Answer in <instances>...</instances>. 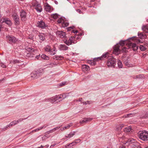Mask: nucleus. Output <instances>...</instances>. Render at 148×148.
Here are the masks:
<instances>
[{"instance_id":"obj_1","label":"nucleus","mask_w":148,"mask_h":148,"mask_svg":"<svg viewBox=\"0 0 148 148\" xmlns=\"http://www.w3.org/2000/svg\"><path fill=\"white\" fill-rule=\"evenodd\" d=\"M139 138L143 141L148 140V132L145 131H140L138 133Z\"/></svg>"},{"instance_id":"obj_2","label":"nucleus","mask_w":148,"mask_h":148,"mask_svg":"<svg viewBox=\"0 0 148 148\" xmlns=\"http://www.w3.org/2000/svg\"><path fill=\"white\" fill-rule=\"evenodd\" d=\"M106 64L108 67H114L116 64L115 59L112 57H109L107 60Z\"/></svg>"},{"instance_id":"obj_3","label":"nucleus","mask_w":148,"mask_h":148,"mask_svg":"<svg viewBox=\"0 0 148 148\" xmlns=\"http://www.w3.org/2000/svg\"><path fill=\"white\" fill-rule=\"evenodd\" d=\"M69 96V94H61L59 96H56V97H59L60 98L56 99L57 102H60L64 99L68 97Z\"/></svg>"},{"instance_id":"obj_4","label":"nucleus","mask_w":148,"mask_h":148,"mask_svg":"<svg viewBox=\"0 0 148 148\" xmlns=\"http://www.w3.org/2000/svg\"><path fill=\"white\" fill-rule=\"evenodd\" d=\"M13 20L14 21V24L16 25H18L20 23L19 17L16 14L14 13L12 15Z\"/></svg>"},{"instance_id":"obj_5","label":"nucleus","mask_w":148,"mask_h":148,"mask_svg":"<svg viewBox=\"0 0 148 148\" xmlns=\"http://www.w3.org/2000/svg\"><path fill=\"white\" fill-rule=\"evenodd\" d=\"M42 73L39 71H34L31 74V77L34 79H36L41 75Z\"/></svg>"},{"instance_id":"obj_6","label":"nucleus","mask_w":148,"mask_h":148,"mask_svg":"<svg viewBox=\"0 0 148 148\" xmlns=\"http://www.w3.org/2000/svg\"><path fill=\"white\" fill-rule=\"evenodd\" d=\"M120 47V46L119 45L117 44L115 45L114 47L113 53L116 55L120 53L121 51L119 49Z\"/></svg>"},{"instance_id":"obj_7","label":"nucleus","mask_w":148,"mask_h":148,"mask_svg":"<svg viewBox=\"0 0 148 148\" xmlns=\"http://www.w3.org/2000/svg\"><path fill=\"white\" fill-rule=\"evenodd\" d=\"M125 142L124 143L126 145V143H128V145L130 147L131 145H132V144L136 145V144H137V142L132 138L128 139L127 141H125Z\"/></svg>"},{"instance_id":"obj_8","label":"nucleus","mask_w":148,"mask_h":148,"mask_svg":"<svg viewBox=\"0 0 148 148\" xmlns=\"http://www.w3.org/2000/svg\"><path fill=\"white\" fill-rule=\"evenodd\" d=\"M20 16L21 20L22 21H25L26 20V12L23 10L20 12Z\"/></svg>"},{"instance_id":"obj_9","label":"nucleus","mask_w":148,"mask_h":148,"mask_svg":"<svg viewBox=\"0 0 148 148\" xmlns=\"http://www.w3.org/2000/svg\"><path fill=\"white\" fill-rule=\"evenodd\" d=\"M37 26L42 29H44L47 27L45 22L42 21H38L37 23Z\"/></svg>"},{"instance_id":"obj_10","label":"nucleus","mask_w":148,"mask_h":148,"mask_svg":"<svg viewBox=\"0 0 148 148\" xmlns=\"http://www.w3.org/2000/svg\"><path fill=\"white\" fill-rule=\"evenodd\" d=\"M7 40L10 42L15 43L17 41V40L14 37L8 35L6 36Z\"/></svg>"},{"instance_id":"obj_11","label":"nucleus","mask_w":148,"mask_h":148,"mask_svg":"<svg viewBox=\"0 0 148 148\" xmlns=\"http://www.w3.org/2000/svg\"><path fill=\"white\" fill-rule=\"evenodd\" d=\"M128 47L130 48H132V50L134 51H136L138 49V46L136 45V44L135 43L130 42L128 44Z\"/></svg>"},{"instance_id":"obj_12","label":"nucleus","mask_w":148,"mask_h":148,"mask_svg":"<svg viewBox=\"0 0 148 148\" xmlns=\"http://www.w3.org/2000/svg\"><path fill=\"white\" fill-rule=\"evenodd\" d=\"M60 98L59 97H56V96L50 98H48L46 99L45 101H50L52 103H57L56 99Z\"/></svg>"},{"instance_id":"obj_13","label":"nucleus","mask_w":148,"mask_h":148,"mask_svg":"<svg viewBox=\"0 0 148 148\" xmlns=\"http://www.w3.org/2000/svg\"><path fill=\"white\" fill-rule=\"evenodd\" d=\"M56 34L57 36L61 38H64L66 35L65 33L61 31H57Z\"/></svg>"},{"instance_id":"obj_14","label":"nucleus","mask_w":148,"mask_h":148,"mask_svg":"<svg viewBox=\"0 0 148 148\" xmlns=\"http://www.w3.org/2000/svg\"><path fill=\"white\" fill-rule=\"evenodd\" d=\"M5 23L9 26H11L12 24L11 20L8 18H3L2 23Z\"/></svg>"},{"instance_id":"obj_15","label":"nucleus","mask_w":148,"mask_h":148,"mask_svg":"<svg viewBox=\"0 0 148 148\" xmlns=\"http://www.w3.org/2000/svg\"><path fill=\"white\" fill-rule=\"evenodd\" d=\"M92 119L90 118H84L83 120L80 121V123L82 124L85 123H88L89 122L91 121Z\"/></svg>"},{"instance_id":"obj_16","label":"nucleus","mask_w":148,"mask_h":148,"mask_svg":"<svg viewBox=\"0 0 148 148\" xmlns=\"http://www.w3.org/2000/svg\"><path fill=\"white\" fill-rule=\"evenodd\" d=\"M59 48L60 50L66 51L68 49L69 47L64 45L61 44L59 46Z\"/></svg>"},{"instance_id":"obj_17","label":"nucleus","mask_w":148,"mask_h":148,"mask_svg":"<svg viewBox=\"0 0 148 148\" xmlns=\"http://www.w3.org/2000/svg\"><path fill=\"white\" fill-rule=\"evenodd\" d=\"M57 50L55 47H53L52 49H51V51H49V53L51 55H53L56 53Z\"/></svg>"},{"instance_id":"obj_18","label":"nucleus","mask_w":148,"mask_h":148,"mask_svg":"<svg viewBox=\"0 0 148 148\" xmlns=\"http://www.w3.org/2000/svg\"><path fill=\"white\" fill-rule=\"evenodd\" d=\"M35 9L38 12H41L42 10V8L40 4H38L36 6Z\"/></svg>"},{"instance_id":"obj_19","label":"nucleus","mask_w":148,"mask_h":148,"mask_svg":"<svg viewBox=\"0 0 148 148\" xmlns=\"http://www.w3.org/2000/svg\"><path fill=\"white\" fill-rule=\"evenodd\" d=\"M18 123V121H14L12 122H11L7 126H6V127H5V130L6 129V128L8 127H10V126H12L14 125H15Z\"/></svg>"},{"instance_id":"obj_20","label":"nucleus","mask_w":148,"mask_h":148,"mask_svg":"<svg viewBox=\"0 0 148 148\" xmlns=\"http://www.w3.org/2000/svg\"><path fill=\"white\" fill-rule=\"evenodd\" d=\"M138 36L139 38L141 39H145L146 37V35L143 33L139 32L138 33Z\"/></svg>"},{"instance_id":"obj_21","label":"nucleus","mask_w":148,"mask_h":148,"mask_svg":"<svg viewBox=\"0 0 148 148\" xmlns=\"http://www.w3.org/2000/svg\"><path fill=\"white\" fill-rule=\"evenodd\" d=\"M61 126H57L56 127L54 128L53 129H52L51 130H50L49 131H47V133L48 134H49L51 133H52L55 131H56V130L58 129Z\"/></svg>"},{"instance_id":"obj_22","label":"nucleus","mask_w":148,"mask_h":148,"mask_svg":"<svg viewBox=\"0 0 148 148\" xmlns=\"http://www.w3.org/2000/svg\"><path fill=\"white\" fill-rule=\"evenodd\" d=\"M122 132H121L119 131L117 133V136L120 139H123L125 137L122 134Z\"/></svg>"},{"instance_id":"obj_23","label":"nucleus","mask_w":148,"mask_h":148,"mask_svg":"<svg viewBox=\"0 0 148 148\" xmlns=\"http://www.w3.org/2000/svg\"><path fill=\"white\" fill-rule=\"evenodd\" d=\"M45 9L46 11L50 12L51 11V7L47 3L45 6Z\"/></svg>"},{"instance_id":"obj_24","label":"nucleus","mask_w":148,"mask_h":148,"mask_svg":"<svg viewBox=\"0 0 148 148\" xmlns=\"http://www.w3.org/2000/svg\"><path fill=\"white\" fill-rule=\"evenodd\" d=\"M136 145L134 144H132L131 145V148H141L139 144L138 143H137V144H136Z\"/></svg>"},{"instance_id":"obj_25","label":"nucleus","mask_w":148,"mask_h":148,"mask_svg":"<svg viewBox=\"0 0 148 148\" xmlns=\"http://www.w3.org/2000/svg\"><path fill=\"white\" fill-rule=\"evenodd\" d=\"M142 29L146 33H148V25L143 26L142 27Z\"/></svg>"},{"instance_id":"obj_26","label":"nucleus","mask_w":148,"mask_h":148,"mask_svg":"<svg viewBox=\"0 0 148 148\" xmlns=\"http://www.w3.org/2000/svg\"><path fill=\"white\" fill-rule=\"evenodd\" d=\"M53 59L56 60H62L64 57L61 56L55 55L53 56Z\"/></svg>"},{"instance_id":"obj_27","label":"nucleus","mask_w":148,"mask_h":148,"mask_svg":"<svg viewBox=\"0 0 148 148\" xmlns=\"http://www.w3.org/2000/svg\"><path fill=\"white\" fill-rule=\"evenodd\" d=\"M107 53H106L105 54L103 55L101 57H97V59L99 60H101L103 59L104 58H107Z\"/></svg>"},{"instance_id":"obj_28","label":"nucleus","mask_w":148,"mask_h":148,"mask_svg":"<svg viewBox=\"0 0 148 148\" xmlns=\"http://www.w3.org/2000/svg\"><path fill=\"white\" fill-rule=\"evenodd\" d=\"M144 76L143 74H140L136 75V77H134L133 78L134 79H142L144 78Z\"/></svg>"},{"instance_id":"obj_29","label":"nucleus","mask_w":148,"mask_h":148,"mask_svg":"<svg viewBox=\"0 0 148 148\" xmlns=\"http://www.w3.org/2000/svg\"><path fill=\"white\" fill-rule=\"evenodd\" d=\"M39 37L40 39L42 41H44L45 39V36L44 34H39Z\"/></svg>"},{"instance_id":"obj_30","label":"nucleus","mask_w":148,"mask_h":148,"mask_svg":"<svg viewBox=\"0 0 148 148\" xmlns=\"http://www.w3.org/2000/svg\"><path fill=\"white\" fill-rule=\"evenodd\" d=\"M51 47L49 45H47L45 48V50L46 52H49L51 50Z\"/></svg>"},{"instance_id":"obj_31","label":"nucleus","mask_w":148,"mask_h":148,"mask_svg":"<svg viewBox=\"0 0 148 148\" xmlns=\"http://www.w3.org/2000/svg\"><path fill=\"white\" fill-rule=\"evenodd\" d=\"M135 114L134 113H131L126 114L124 116V117L125 118H128L130 117H132L135 115Z\"/></svg>"},{"instance_id":"obj_32","label":"nucleus","mask_w":148,"mask_h":148,"mask_svg":"<svg viewBox=\"0 0 148 148\" xmlns=\"http://www.w3.org/2000/svg\"><path fill=\"white\" fill-rule=\"evenodd\" d=\"M76 140H77V141H78V142H76V141H74L72 143H71V145H72V146H73L75 145H76V144L80 143L81 141L80 139H76Z\"/></svg>"},{"instance_id":"obj_33","label":"nucleus","mask_w":148,"mask_h":148,"mask_svg":"<svg viewBox=\"0 0 148 148\" xmlns=\"http://www.w3.org/2000/svg\"><path fill=\"white\" fill-rule=\"evenodd\" d=\"M88 62L91 65H94L96 64V62L94 61V60H89L88 61Z\"/></svg>"},{"instance_id":"obj_34","label":"nucleus","mask_w":148,"mask_h":148,"mask_svg":"<svg viewBox=\"0 0 148 148\" xmlns=\"http://www.w3.org/2000/svg\"><path fill=\"white\" fill-rule=\"evenodd\" d=\"M126 41V40H121L119 42V46H123L125 44V42Z\"/></svg>"},{"instance_id":"obj_35","label":"nucleus","mask_w":148,"mask_h":148,"mask_svg":"<svg viewBox=\"0 0 148 148\" xmlns=\"http://www.w3.org/2000/svg\"><path fill=\"white\" fill-rule=\"evenodd\" d=\"M131 130V128L130 127H128L125 128L123 130L125 132H130Z\"/></svg>"},{"instance_id":"obj_36","label":"nucleus","mask_w":148,"mask_h":148,"mask_svg":"<svg viewBox=\"0 0 148 148\" xmlns=\"http://www.w3.org/2000/svg\"><path fill=\"white\" fill-rule=\"evenodd\" d=\"M46 127V126H43L42 127H40L39 128L33 130V132H38L40 130H41L42 129L45 128Z\"/></svg>"},{"instance_id":"obj_37","label":"nucleus","mask_w":148,"mask_h":148,"mask_svg":"<svg viewBox=\"0 0 148 148\" xmlns=\"http://www.w3.org/2000/svg\"><path fill=\"white\" fill-rule=\"evenodd\" d=\"M118 66L119 68H122L123 66V64L120 60H119L118 61L117 63Z\"/></svg>"},{"instance_id":"obj_38","label":"nucleus","mask_w":148,"mask_h":148,"mask_svg":"<svg viewBox=\"0 0 148 148\" xmlns=\"http://www.w3.org/2000/svg\"><path fill=\"white\" fill-rule=\"evenodd\" d=\"M82 69H84L86 71H87L89 69V67L86 65H83L82 66Z\"/></svg>"},{"instance_id":"obj_39","label":"nucleus","mask_w":148,"mask_h":148,"mask_svg":"<svg viewBox=\"0 0 148 148\" xmlns=\"http://www.w3.org/2000/svg\"><path fill=\"white\" fill-rule=\"evenodd\" d=\"M41 58L44 60H48L49 59V57L44 54L42 55L41 56Z\"/></svg>"},{"instance_id":"obj_40","label":"nucleus","mask_w":148,"mask_h":148,"mask_svg":"<svg viewBox=\"0 0 148 148\" xmlns=\"http://www.w3.org/2000/svg\"><path fill=\"white\" fill-rule=\"evenodd\" d=\"M51 17L55 19L57 18L58 17V15L56 14H52L51 15Z\"/></svg>"},{"instance_id":"obj_41","label":"nucleus","mask_w":148,"mask_h":148,"mask_svg":"<svg viewBox=\"0 0 148 148\" xmlns=\"http://www.w3.org/2000/svg\"><path fill=\"white\" fill-rule=\"evenodd\" d=\"M128 48L125 47H124L122 48L121 51L122 52L126 53L128 51Z\"/></svg>"},{"instance_id":"obj_42","label":"nucleus","mask_w":148,"mask_h":148,"mask_svg":"<svg viewBox=\"0 0 148 148\" xmlns=\"http://www.w3.org/2000/svg\"><path fill=\"white\" fill-rule=\"evenodd\" d=\"M64 22V19L61 18H59L57 20L58 23H63Z\"/></svg>"},{"instance_id":"obj_43","label":"nucleus","mask_w":148,"mask_h":148,"mask_svg":"<svg viewBox=\"0 0 148 148\" xmlns=\"http://www.w3.org/2000/svg\"><path fill=\"white\" fill-rule=\"evenodd\" d=\"M32 55L31 52H29L28 53H25V55L28 58H30L31 57V55Z\"/></svg>"},{"instance_id":"obj_44","label":"nucleus","mask_w":148,"mask_h":148,"mask_svg":"<svg viewBox=\"0 0 148 148\" xmlns=\"http://www.w3.org/2000/svg\"><path fill=\"white\" fill-rule=\"evenodd\" d=\"M139 48L140 50L142 51H144L146 49V47L142 45H140V46Z\"/></svg>"},{"instance_id":"obj_45","label":"nucleus","mask_w":148,"mask_h":148,"mask_svg":"<svg viewBox=\"0 0 148 148\" xmlns=\"http://www.w3.org/2000/svg\"><path fill=\"white\" fill-rule=\"evenodd\" d=\"M75 132H71L68 135V137L69 138H71L73 136L75 135Z\"/></svg>"},{"instance_id":"obj_46","label":"nucleus","mask_w":148,"mask_h":148,"mask_svg":"<svg viewBox=\"0 0 148 148\" xmlns=\"http://www.w3.org/2000/svg\"><path fill=\"white\" fill-rule=\"evenodd\" d=\"M27 50L28 51H29V52H33L34 51V49L30 47L27 48Z\"/></svg>"},{"instance_id":"obj_47","label":"nucleus","mask_w":148,"mask_h":148,"mask_svg":"<svg viewBox=\"0 0 148 148\" xmlns=\"http://www.w3.org/2000/svg\"><path fill=\"white\" fill-rule=\"evenodd\" d=\"M91 101H85L83 102V104L86 105L87 104H90V103H91Z\"/></svg>"},{"instance_id":"obj_48","label":"nucleus","mask_w":148,"mask_h":148,"mask_svg":"<svg viewBox=\"0 0 148 148\" xmlns=\"http://www.w3.org/2000/svg\"><path fill=\"white\" fill-rule=\"evenodd\" d=\"M73 40H72L70 38H69V39L68 40L69 45L73 44Z\"/></svg>"},{"instance_id":"obj_49","label":"nucleus","mask_w":148,"mask_h":148,"mask_svg":"<svg viewBox=\"0 0 148 148\" xmlns=\"http://www.w3.org/2000/svg\"><path fill=\"white\" fill-rule=\"evenodd\" d=\"M57 64H54L53 63H51L49 65V67H52L53 66H56Z\"/></svg>"},{"instance_id":"obj_50","label":"nucleus","mask_w":148,"mask_h":148,"mask_svg":"<svg viewBox=\"0 0 148 148\" xmlns=\"http://www.w3.org/2000/svg\"><path fill=\"white\" fill-rule=\"evenodd\" d=\"M121 128L119 127V126H116V130L117 131H120L121 130Z\"/></svg>"},{"instance_id":"obj_51","label":"nucleus","mask_w":148,"mask_h":148,"mask_svg":"<svg viewBox=\"0 0 148 148\" xmlns=\"http://www.w3.org/2000/svg\"><path fill=\"white\" fill-rule=\"evenodd\" d=\"M19 62V61L18 60H13V61H12L11 62V63H13V64H16L17 63Z\"/></svg>"},{"instance_id":"obj_52","label":"nucleus","mask_w":148,"mask_h":148,"mask_svg":"<svg viewBox=\"0 0 148 148\" xmlns=\"http://www.w3.org/2000/svg\"><path fill=\"white\" fill-rule=\"evenodd\" d=\"M74 27V26L70 27L67 28V30L68 31H69L71 30L72 29H73Z\"/></svg>"},{"instance_id":"obj_53","label":"nucleus","mask_w":148,"mask_h":148,"mask_svg":"<svg viewBox=\"0 0 148 148\" xmlns=\"http://www.w3.org/2000/svg\"><path fill=\"white\" fill-rule=\"evenodd\" d=\"M71 126H72L71 124L70 123L69 125H68L67 126L65 127L64 128L65 129H69Z\"/></svg>"},{"instance_id":"obj_54","label":"nucleus","mask_w":148,"mask_h":148,"mask_svg":"<svg viewBox=\"0 0 148 148\" xmlns=\"http://www.w3.org/2000/svg\"><path fill=\"white\" fill-rule=\"evenodd\" d=\"M143 118H146L148 117V113H147L145 114V115L143 117Z\"/></svg>"},{"instance_id":"obj_55","label":"nucleus","mask_w":148,"mask_h":148,"mask_svg":"<svg viewBox=\"0 0 148 148\" xmlns=\"http://www.w3.org/2000/svg\"><path fill=\"white\" fill-rule=\"evenodd\" d=\"M1 67L3 68H5L6 67L5 65L3 63H1Z\"/></svg>"},{"instance_id":"obj_56","label":"nucleus","mask_w":148,"mask_h":148,"mask_svg":"<svg viewBox=\"0 0 148 148\" xmlns=\"http://www.w3.org/2000/svg\"><path fill=\"white\" fill-rule=\"evenodd\" d=\"M47 137L46 136H43L42 137V140H45L46 139H47V138H48V137Z\"/></svg>"},{"instance_id":"obj_57","label":"nucleus","mask_w":148,"mask_h":148,"mask_svg":"<svg viewBox=\"0 0 148 148\" xmlns=\"http://www.w3.org/2000/svg\"><path fill=\"white\" fill-rule=\"evenodd\" d=\"M64 43L66 44V45H67L68 46H69V42H68V41H67V40H66L64 42Z\"/></svg>"},{"instance_id":"obj_58","label":"nucleus","mask_w":148,"mask_h":148,"mask_svg":"<svg viewBox=\"0 0 148 148\" xmlns=\"http://www.w3.org/2000/svg\"><path fill=\"white\" fill-rule=\"evenodd\" d=\"M119 125V127L121 128V129H122V128L124 126V125L123 124Z\"/></svg>"},{"instance_id":"obj_59","label":"nucleus","mask_w":148,"mask_h":148,"mask_svg":"<svg viewBox=\"0 0 148 148\" xmlns=\"http://www.w3.org/2000/svg\"><path fill=\"white\" fill-rule=\"evenodd\" d=\"M71 32L74 33H77L78 32V31L77 30H72Z\"/></svg>"},{"instance_id":"obj_60","label":"nucleus","mask_w":148,"mask_h":148,"mask_svg":"<svg viewBox=\"0 0 148 148\" xmlns=\"http://www.w3.org/2000/svg\"><path fill=\"white\" fill-rule=\"evenodd\" d=\"M23 119L22 118H20L18 120L16 121H18V123L19 122H21L23 120Z\"/></svg>"},{"instance_id":"obj_61","label":"nucleus","mask_w":148,"mask_h":148,"mask_svg":"<svg viewBox=\"0 0 148 148\" xmlns=\"http://www.w3.org/2000/svg\"><path fill=\"white\" fill-rule=\"evenodd\" d=\"M93 60L94 61L96 62V61H98L99 60L97 59V58H94Z\"/></svg>"},{"instance_id":"obj_62","label":"nucleus","mask_w":148,"mask_h":148,"mask_svg":"<svg viewBox=\"0 0 148 148\" xmlns=\"http://www.w3.org/2000/svg\"><path fill=\"white\" fill-rule=\"evenodd\" d=\"M71 144V143L69 144V145H67V146L66 147H72Z\"/></svg>"},{"instance_id":"obj_63","label":"nucleus","mask_w":148,"mask_h":148,"mask_svg":"<svg viewBox=\"0 0 148 148\" xmlns=\"http://www.w3.org/2000/svg\"><path fill=\"white\" fill-rule=\"evenodd\" d=\"M77 12H79L80 14H81V12H82L79 9L77 10Z\"/></svg>"},{"instance_id":"obj_64","label":"nucleus","mask_w":148,"mask_h":148,"mask_svg":"<svg viewBox=\"0 0 148 148\" xmlns=\"http://www.w3.org/2000/svg\"><path fill=\"white\" fill-rule=\"evenodd\" d=\"M77 42V40H73V44H75V43H76Z\"/></svg>"}]
</instances>
